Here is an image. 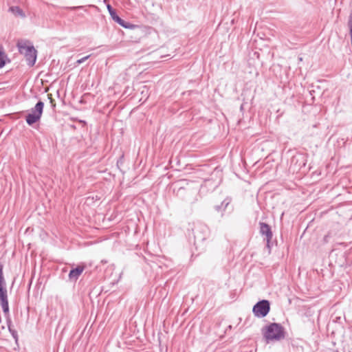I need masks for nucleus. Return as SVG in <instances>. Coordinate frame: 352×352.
Returning <instances> with one entry per match:
<instances>
[{
    "mask_svg": "<svg viewBox=\"0 0 352 352\" xmlns=\"http://www.w3.org/2000/svg\"><path fill=\"white\" fill-rule=\"evenodd\" d=\"M28 43V41L21 40L18 41L17 47L20 54L24 55L28 65L32 67L36 60L37 52L33 45Z\"/></svg>",
    "mask_w": 352,
    "mask_h": 352,
    "instance_id": "nucleus-1",
    "label": "nucleus"
},
{
    "mask_svg": "<svg viewBox=\"0 0 352 352\" xmlns=\"http://www.w3.org/2000/svg\"><path fill=\"white\" fill-rule=\"evenodd\" d=\"M263 336L269 341L280 340L285 338L283 327L278 323H271L263 329Z\"/></svg>",
    "mask_w": 352,
    "mask_h": 352,
    "instance_id": "nucleus-2",
    "label": "nucleus"
},
{
    "mask_svg": "<svg viewBox=\"0 0 352 352\" xmlns=\"http://www.w3.org/2000/svg\"><path fill=\"white\" fill-rule=\"evenodd\" d=\"M3 274V265H0V305L5 314H9L7 289Z\"/></svg>",
    "mask_w": 352,
    "mask_h": 352,
    "instance_id": "nucleus-3",
    "label": "nucleus"
},
{
    "mask_svg": "<svg viewBox=\"0 0 352 352\" xmlns=\"http://www.w3.org/2000/svg\"><path fill=\"white\" fill-rule=\"evenodd\" d=\"M43 107L44 103L42 101H38L30 112L25 116V121L28 125L32 126L40 120Z\"/></svg>",
    "mask_w": 352,
    "mask_h": 352,
    "instance_id": "nucleus-4",
    "label": "nucleus"
},
{
    "mask_svg": "<svg viewBox=\"0 0 352 352\" xmlns=\"http://www.w3.org/2000/svg\"><path fill=\"white\" fill-rule=\"evenodd\" d=\"M270 310V304L267 300L258 301L252 309V311L256 317L263 318L266 316Z\"/></svg>",
    "mask_w": 352,
    "mask_h": 352,
    "instance_id": "nucleus-5",
    "label": "nucleus"
},
{
    "mask_svg": "<svg viewBox=\"0 0 352 352\" xmlns=\"http://www.w3.org/2000/svg\"><path fill=\"white\" fill-rule=\"evenodd\" d=\"M208 228L206 226H200L196 228L194 232V236L195 240L201 241L205 240L207 234H208Z\"/></svg>",
    "mask_w": 352,
    "mask_h": 352,
    "instance_id": "nucleus-6",
    "label": "nucleus"
},
{
    "mask_svg": "<svg viewBox=\"0 0 352 352\" xmlns=\"http://www.w3.org/2000/svg\"><path fill=\"white\" fill-rule=\"evenodd\" d=\"M259 226L260 233L261 234V235L265 236V239L268 244L272 238V232L271 230V228L268 224L263 222H261L259 223Z\"/></svg>",
    "mask_w": 352,
    "mask_h": 352,
    "instance_id": "nucleus-7",
    "label": "nucleus"
},
{
    "mask_svg": "<svg viewBox=\"0 0 352 352\" xmlns=\"http://www.w3.org/2000/svg\"><path fill=\"white\" fill-rule=\"evenodd\" d=\"M85 267L83 266L78 265L76 268L71 270L69 273V278L71 280L76 281L82 273Z\"/></svg>",
    "mask_w": 352,
    "mask_h": 352,
    "instance_id": "nucleus-8",
    "label": "nucleus"
},
{
    "mask_svg": "<svg viewBox=\"0 0 352 352\" xmlns=\"http://www.w3.org/2000/svg\"><path fill=\"white\" fill-rule=\"evenodd\" d=\"M13 15L15 16H19L21 18H25V14L23 10L19 6H11L8 10Z\"/></svg>",
    "mask_w": 352,
    "mask_h": 352,
    "instance_id": "nucleus-9",
    "label": "nucleus"
},
{
    "mask_svg": "<svg viewBox=\"0 0 352 352\" xmlns=\"http://www.w3.org/2000/svg\"><path fill=\"white\" fill-rule=\"evenodd\" d=\"M117 23L120 25L122 27L126 28V29H134L136 25H133L128 21H125L124 20L122 19L120 16L117 19L116 21Z\"/></svg>",
    "mask_w": 352,
    "mask_h": 352,
    "instance_id": "nucleus-10",
    "label": "nucleus"
},
{
    "mask_svg": "<svg viewBox=\"0 0 352 352\" xmlns=\"http://www.w3.org/2000/svg\"><path fill=\"white\" fill-rule=\"evenodd\" d=\"M10 60L8 57V55L0 50V69L3 67L7 63H10Z\"/></svg>",
    "mask_w": 352,
    "mask_h": 352,
    "instance_id": "nucleus-11",
    "label": "nucleus"
},
{
    "mask_svg": "<svg viewBox=\"0 0 352 352\" xmlns=\"http://www.w3.org/2000/svg\"><path fill=\"white\" fill-rule=\"evenodd\" d=\"M230 199H224L221 205H217L214 206V209L217 211V212H221V211H223L226 210V208L228 207V206L230 204Z\"/></svg>",
    "mask_w": 352,
    "mask_h": 352,
    "instance_id": "nucleus-12",
    "label": "nucleus"
},
{
    "mask_svg": "<svg viewBox=\"0 0 352 352\" xmlns=\"http://www.w3.org/2000/svg\"><path fill=\"white\" fill-rule=\"evenodd\" d=\"M107 10L109 11V13L112 18V19L116 21V18L118 19L119 16L117 14L116 10L111 7L110 4H107Z\"/></svg>",
    "mask_w": 352,
    "mask_h": 352,
    "instance_id": "nucleus-13",
    "label": "nucleus"
},
{
    "mask_svg": "<svg viewBox=\"0 0 352 352\" xmlns=\"http://www.w3.org/2000/svg\"><path fill=\"white\" fill-rule=\"evenodd\" d=\"M90 56H91V55H87V56H85V57H82V58L78 59V60L76 61V63H77L78 65H80V64H81V63H84L85 60H87L90 57Z\"/></svg>",
    "mask_w": 352,
    "mask_h": 352,
    "instance_id": "nucleus-14",
    "label": "nucleus"
},
{
    "mask_svg": "<svg viewBox=\"0 0 352 352\" xmlns=\"http://www.w3.org/2000/svg\"><path fill=\"white\" fill-rule=\"evenodd\" d=\"M47 96H48L49 99L50 100V103L52 104V105L53 107H55L56 104L54 103V100L52 97V94H48Z\"/></svg>",
    "mask_w": 352,
    "mask_h": 352,
    "instance_id": "nucleus-15",
    "label": "nucleus"
},
{
    "mask_svg": "<svg viewBox=\"0 0 352 352\" xmlns=\"http://www.w3.org/2000/svg\"><path fill=\"white\" fill-rule=\"evenodd\" d=\"M184 190V188H183V187H180V188H179V191H182V190Z\"/></svg>",
    "mask_w": 352,
    "mask_h": 352,
    "instance_id": "nucleus-16",
    "label": "nucleus"
}]
</instances>
